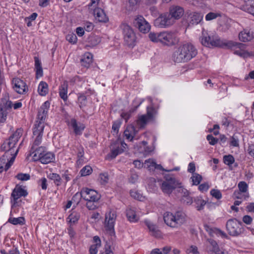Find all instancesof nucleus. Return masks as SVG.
<instances>
[{"label":"nucleus","instance_id":"22","mask_svg":"<svg viewBox=\"0 0 254 254\" xmlns=\"http://www.w3.org/2000/svg\"><path fill=\"white\" fill-rule=\"evenodd\" d=\"M137 132L133 126L128 125L124 133L126 139L132 141Z\"/></svg>","mask_w":254,"mask_h":254},{"label":"nucleus","instance_id":"62","mask_svg":"<svg viewBox=\"0 0 254 254\" xmlns=\"http://www.w3.org/2000/svg\"><path fill=\"white\" fill-rule=\"evenodd\" d=\"M98 3L95 0H91L90 3L88 4V8L90 11H93L95 7H98L97 6Z\"/></svg>","mask_w":254,"mask_h":254},{"label":"nucleus","instance_id":"49","mask_svg":"<svg viewBox=\"0 0 254 254\" xmlns=\"http://www.w3.org/2000/svg\"><path fill=\"white\" fill-rule=\"evenodd\" d=\"M47 179L45 177H42L38 180L37 184L38 186L40 187L42 190H46L47 188Z\"/></svg>","mask_w":254,"mask_h":254},{"label":"nucleus","instance_id":"3","mask_svg":"<svg viewBox=\"0 0 254 254\" xmlns=\"http://www.w3.org/2000/svg\"><path fill=\"white\" fill-rule=\"evenodd\" d=\"M197 54V50L190 43H186L177 47L172 55V60L176 63L188 62Z\"/></svg>","mask_w":254,"mask_h":254},{"label":"nucleus","instance_id":"29","mask_svg":"<svg viewBox=\"0 0 254 254\" xmlns=\"http://www.w3.org/2000/svg\"><path fill=\"white\" fill-rule=\"evenodd\" d=\"M77 150V160L76 164L77 165H81L84 162V148L81 145L77 146L76 147Z\"/></svg>","mask_w":254,"mask_h":254},{"label":"nucleus","instance_id":"51","mask_svg":"<svg viewBox=\"0 0 254 254\" xmlns=\"http://www.w3.org/2000/svg\"><path fill=\"white\" fill-rule=\"evenodd\" d=\"M150 163V164L148 166V167H154L155 169L160 170H163L166 172H170V170H165L163 168V167L160 164H157L155 162L152 161L151 162H150L149 160H145V163Z\"/></svg>","mask_w":254,"mask_h":254},{"label":"nucleus","instance_id":"58","mask_svg":"<svg viewBox=\"0 0 254 254\" xmlns=\"http://www.w3.org/2000/svg\"><path fill=\"white\" fill-rule=\"evenodd\" d=\"M239 139L238 138L234 135L231 137V141L230 142V146L233 147H239Z\"/></svg>","mask_w":254,"mask_h":254},{"label":"nucleus","instance_id":"50","mask_svg":"<svg viewBox=\"0 0 254 254\" xmlns=\"http://www.w3.org/2000/svg\"><path fill=\"white\" fill-rule=\"evenodd\" d=\"M16 178L21 181H26L30 180V176L29 174L18 173L16 176Z\"/></svg>","mask_w":254,"mask_h":254},{"label":"nucleus","instance_id":"42","mask_svg":"<svg viewBox=\"0 0 254 254\" xmlns=\"http://www.w3.org/2000/svg\"><path fill=\"white\" fill-rule=\"evenodd\" d=\"M92 171V168L91 166L86 165L80 171V174L81 176H86L91 174Z\"/></svg>","mask_w":254,"mask_h":254},{"label":"nucleus","instance_id":"28","mask_svg":"<svg viewBox=\"0 0 254 254\" xmlns=\"http://www.w3.org/2000/svg\"><path fill=\"white\" fill-rule=\"evenodd\" d=\"M115 221L108 219V216L106 215L105 218V228L106 231L110 234L111 236L114 235L115 233L114 231Z\"/></svg>","mask_w":254,"mask_h":254},{"label":"nucleus","instance_id":"40","mask_svg":"<svg viewBox=\"0 0 254 254\" xmlns=\"http://www.w3.org/2000/svg\"><path fill=\"white\" fill-rule=\"evenodd\" d=\"M138 179V175L133 169L130 170V176L128 178V182L131 184H135Z\"/></svg>","mask_w":254,"mask_h":254},{"label":"nucleus","instance_id":"55","mask_svg":"<svg viewBox=\"0 0 254 254\" xmlns=\"http://www.w3.org/2000/svg\"><path fill=\"white\" fill-rule=\"evenodd\" d=\"M86 201H87L86 206L89 210H94L97 208V205L95 203L98 201H92V200Z\"/></svg>","mask_w":254,"mask_h":254},{"label":"nucleus","instance_id":"34","mask_svg":"<svg viewBox=\"0 0 254 254\" xmlns=\"http://www.w3.org/2000/svg\"><path fill=\"white\" fill-rule=\"evenodd\" d=\"M77 103L79 105V108L83 110V108L86 106L87 105V98L83 93H79L77 98Z\"/></svg>","mask_w":254,"mask_h":254},{"label":"nucleus","instance_id":"8","mask_svg":"<svg viewBox=\"0 0 254 254\" xmlns=\"http://www.w3.org/2000/svg\"><path fill=\"white\" fill-rule=\"evenodd\" d=\"M165 223L173 228L177 227L185 221L184 214L181 212H177L175 215L172 213L166 212L164 215Z\"/></svg>","mask_w":254,"mask_h":254},{"label":"nucleus","instance_id":"48","mask_svg":"<svg viewBox=\"0 0 254 254\" xmlns=\"http://www.w3.org/2000/svg\"><path fill=\"white\" fill-rule=\"evenodd\" d=\"M208 242L212 246V251L216 254L220 251V249L217 242L213 239H210L208 240Z\"/></svg>","mask_w":254,"mask_h":254},{"label":"nucleus","instance_id":"56","mask_svg":"<svg viewBox=\"0 0 254 254\" xmlns=\"http://www.w3.org/2000/svg\"><path fill=\"white\" fill-rule=\"evenodd\" d=\"M206 139L208 141H209V144L211 145H214L219 141V139L214 137L211 134L207 135L206 136Z\"/></svg>","mask_w":254,"mask_h":254},{"label":"nucleus","instance_id":"63","mask_svg":"<svg viewBox=\"0 0 254 254\" xmlns=\"http://www.w3.org/2000/svg\"><path fill=\"white\" fill-rule=\"evenodd\" d=\"M93 28H94V25L91 22H86L84 24V29L86 31H88V32L91 31L93 30Z\"/></svg>","mask_w":254,"mask_h":254},{"label":"nucleus","instance_id":"6","mask_svg":"<svg viewBox=\"0 0 254 254\" xmlns=\"http://www.w3.org/2000/svg\"><path fill=\"white\" fill-rule=\"evenodd\" d=\"M201 44L207 47H223L225 42L220 40L216 35L210 36L207 31L202 29L201 36L199 38Z\"/></svg>","mask_w":254,"mask_h":254},{"label":"nucleus","instance_id":"52","mask_svg":"<svg viewBox=\"0 0 254 254\" xmlns=\"http://www.w3.org/2000/svg\"><path fill=\"white\" fill-rule=\"evenodd\" d=\"M240 191L241 192H246L248 190V186L244 181L240 182L238 185Z\"/></svg>","mask_w":254,"mask_h":254},{"label":"nucleus","instance_id":"17","mask_svg":"<svg viewBox=\"0 0 254 254\" xmlns=\"http://www.w3.org/2000/svg\"><path fill=\"white\" fill-rule=\"evenodd\" d=\"M168 13L170 14V16L172 17L173 19L177 20L180 19L184 15V9L181 6L173 5L170 7Z\"/></svg>","mask_w":254,"mask_h":254},{"label":"nucleus","instance_id":"47","mask_svg":"<svg viewBox=\"0 0 254 254\" xmlns=\"http://www.w3.org/2000/svg\"><path fill=\"white\" fill-rule=\"evenodd\" d=\"M66 40L70 43L74 44L77 42V38L75 34L70 33L66 36Z\"/></svg>","mask_w":254,"mask_h":254},{"label":"nucleus","instance_id":"4","mask_svg":"<svg viewBox=\"0 0 254 254\" xmlns=\"http://www.w3.org/2000/svg\"><path fill=\"white\" fill-rule=\"evenodd\" d=\"M150 40L153 42H160L164 45L171 46L176 44L179 39L171 32L150 33L148 35Z\"/></svg>","mask_w":254,"mask_h":254},{"label":"nucleus","instance_id":"64","mask_svg":"<svg viewBox=\"0 0 254 254\" xmlns=\"http://www.w3.org/2000/svg\"><path fill=\"white\" fill-rule=\"evenodd\" d=\"M99 247L97 245H92L89 248V254H96L98 252L97 248Z\"/></svg>","mask_w":254,"mask_h":254},{"label":"nucleus","instance_id":"46","mask_svg":"<svg viewBox=\"0 0 254 254\" xmlns=\"http://www.w3.org/2000/svg\"><path fill=\"white\" fill-rule=\"evenodd\" d=\"M79 218V215L75 212H73L68 216L67 219L70 223H75L78 221Z\"/></svg>","mask_w":254,"mask_h":254},{"label":"nucleus","instance_id":"41","mask_svg":"<svg viewBox=\"0 0 254 254\" xmlns=\"http://www.w3.org/2000/svg\"><path fill=\"white\" fill-rule=\"evenodd\" d=\"M10 158H6L5 156H2L0 158V174L4 170L6 171L5 170V165L9 161Z\"/></svg>","mask_w":254,"mask_h":254},{"label":"nucleus","instance_id":"1","mask_svg":"<svg viewBox=\"0 0 254 254\" xmlns=\"http://www.w3.org/2000/svg\"><path fill=\"white\" fill-rule=\"evenodd\" d=\"M48 101H45L41 106L38 114V119L39 123L37 127H35L33 130V134L37 135L33 143V146L30 151L31 155H33L35 160H39L42 164H48V152L46 147L41 146L34 150V146H38L41 142L42 135L41 131L44 127L43 123L46 118L48 113L47 105Z\"/></svg>","mask_w":254,"mask_h":254},{"label":"nucleus","instance_id":"45","mask_svg":"<svg viewBox=\"0 0 254 254\" xmlns=\"http://www.w3.org/2000/svg\"><path fill=\"white\" fill-rule=\"evenodd\" d=\"M49 178L52 180H53L55 184L57 186H59L60 185L61 178L59 174L56 173L50 174L49 175Z\"/></svg>","mask_w":254,"mask_h":254},{"label":"nucleus","instance_id":"60","mask_svg":"<svg viewBox=\"0 0 254 254\" xmlns=\"http://www.w3.org/2000/svg\"><path fill=\"white\" fill-rule=\"evenodd\" d=\"M181 185H182L181 183L180 182V185H179V186H178L177 187V188L176 189V192L180 194L181 197L184 194H185V193H186L187 191H188V190L187 189H186L185 188H183Z\"/></svg>","mask_w":254,"mask_h":254},{"label":"nucleus","instance_id":"32","mask_svg":"<svg viewBox=\"0 0 254 254\" xmlns=\"http://www.w3.org/2000/svg\"><path fill=\"white\" fill-rule=\"evenodd\" d=\"M35 60V70L37 78L42 77L43 76V69L41 63L39 59L37 57L34 58Z\"/></svg>","mask_w":254,"mask_h":254},{"label":"nucleus","instance_id":"37","mask_svg":"<svg viewBox=\"0 0 254 254\" xmlns=\"http://www.w3.org/2000/svg\"><path fill=\"white\" fill-rule=\"evenodd\" d=\"M101 42L100 38L95 35L90 36L88 38V46L90 47H94L99 44Z\"/></svg>","mask_w":254,"mask_h":254},{"label":"nucleus","instance_id":"44","mask_svg":"<svg viewBox=\"0 0 254 254\" xmlns=\"http://www.w3.org/2000/svg\"><path fill=\"white\" fill-rule=\"evenodd\" d=\"M223 162L226 165L230 166L234 163L235 158L233 155L230 154L225 155L223 157Z\"/></svg>","mask_w":254,"mask_h":254},{"label":"nucleus","instance_id":"43","mask_svg":"<svg viewBox=\"0 0 254 254\" xmlns=\"http://www.w3.org/2000/svg\"><path fill=\"white\" fill-rule=\"evenodd\" d=\"M100 182L101 185H105L109 181V177L108 173L105 172L99 175Z\"/></svg>","mask_w":254,"mask_h":254},{"label":"nucleus","instance_id":"57","mask_svg":"<svg viewBox=\"0 0 254 254\" xmlns=\"http://www.w3.org/2000/svg\"><path fill=\"white\" fill-rule=\"evenodd\" d=\"M210 194L213 197L216 198L217 199H219L222 198V194L220 191L218 190L212 189L210 191Z\"/></svg>","mask_w":254,"mask_h":254},{"label":"nucleus","instance_id":"61","mask_svg":"<svg viewBox=\"0 0 254 254\" xmlns=\"http://www.w3.org/2000/svg\"><path fill=\"white\" fill-rule=\"evenodd\" d=\"M205 230L209 233L210 236H213V234H215V229H216V228H212L210 227L209 225L205 224L204 226Z\"/></svg>","mask_w":254,"mask_h":254},{"label":"nucleus","instance_id":"38","mask_svg":"<svg viewBox=\"0 0 254 254\" xmlns=\"http://www.w3.org/2000/svg\"><path fill=\"white\" fill-rule=\"evenodd\" d=\"M192 182V185L197 186L198 185L202 180V177L201 175L194 173L192 174V176L190 178Z\"/></svg>","mask_w":254,"mask_h":254},{"label":"nucleus","instance_id":"20","mask_svg":"<svg viewBox=\"0 0 254 254\" xmlns=\"http://www.w3.org/2000/svg\"><path fill=\"white\" fill-rule=\"evenodd\" d=\"M11 102L10 101H6L5 104L1 103L0 104V122L3 123L6 120L7 116L6 110L8 108H11Z\"/></svg>","mask_w":254,"mask_h":254},{"label":"nucleus","instance_id":"59","mask_svg":"<svg viewBox=\"0 0 254 254\" xmlns=\"http://www.w3.org/2000/svg\"><path fill=\"white\" fill-rule=\"evenodd\" d=\"M121 125V123L118 121H116L113 123L112 127V129L113 130L114 133L116 134L118 133Z\"/></svg>","mask_w":254,"mask_h":254},{"label":"nucleus","instance_id":"27","mask_svg":"<svg viewBox=\"0 0 254 254\" xmlns=\"http://www.w3.org/2000/svg\"><path fill=\"white\" fill-rule=\"evenodd\" d=\"M243 9L254 16V0H245Z\"/></svg>","mask_w":254,"mask_h":254},{"label":"nucleus","instance_id":"54","mask_svg":"<svg viewBox=\"0 0 254 254\" xmlns=\"http://www.w3.org/2000/svg\"><path fill=\"white\" fill-rule=\"evenodd\" d=\"M129 193L130 196L134 199L141 200L143 198L142 194H141L138 191L130 190Z\"/></svg>","mask_w":254,"mask_h":254},{"label":"nucleus","instance_id":"11","mask_svg":"<svg viewBox=\"0 0 254 254\" xmlns=\"http://www.w3.org/2000/svg\"><path fill=\"white\" fill-rule=\"evenodd\" d=\"M242 223L236 219H229L226 223V229L230 235L238 236L244 232Z\"/></svg>","mask_w":254,"mask_h":254},{"label":"nucleus","instance_id":"16","mask_svg":"<svg viewBox=\"0 0 254 254\" xmlns=\"http://www.w3.org/2000/svg\"><path fill=\"white\" fill-rule=\"evenodd\" d=\"M12 89L20 94H25L28 91V87L26 83L18 77H14L12 79Z\"/></svg>","mask_w":254,"mask_h":254},{"label":"nucleus","instance_id":"19","mask_svg":"<svg viewBox=\"0 0 254 254\" xmlns=\"http://www.w3.org/2000/svg\"><path fill=\"white\" fill-rule=\"evenodd\" d=\"M203 19V15L198 12H192L189 14L188 16L189 26L196 25L199 23Z\"/></svg>","mask_w":254,"mask_h":254},{"label":"nucleus","instance_id":"25","mask_svg":"<svg viewBox=\"0 0 254 254\" xmlns=\"http://www.w3.org/2000/svg\"><path fill=\"white\" fill-rule=\"evenodd\" d=\"M68 86V85L67 81H64L59 87L60 96L64 101H66L67 99V93Z\"/></svg>","mask_w":254,"mask_h":254},{"label":"nucleus","instance_id":"53","mask_svg":"<svg viewBox=\"0 0 254 254\" xmlns=\"http://www.w3.org/2000/svg\"><path fill=\"white\" fill-rule=\"evenodd\" d=\"M220 16L221 15L219 13L210 12L206 15L205 19L206 21H210Z\"/></svg>","mask_w":254,"mask_h":254},{"label":"nucleus","instance_id":"33","mask_svg":"<svg viewBox=\"0 0 254 254\" xmlns=\"http://www.w3.org/2000/svg\"><path fill=\"white\" fill-rule=\"evenodd\" d=\"M38 92L41 96H45L48 93V84L44 81H41L38 87Z\"/></svg>","mask_w":254,"mask_h":254},{"label":"nucleus","instance_id":"31","mask_svg":"<svg viewBox=\"0 0 254 254\" xmlns=\"http://www.w3.org/2000/svg\"><path fill=\"white\" fill-rule=\"evenodd\" d=\"M195 204V207L198 211H200L204 208L206 201L202 199L200 196H197L194 198L193 201Z\"/></svg>","mask_w":254,"mask_h":254},{"label":"nucleus","instance_id":"39","mask_svg":"<svg viewBox=\"0 0 254 254\" xmlns=\"http://www.w3.org/2000/svg\"><path fill=\"white\" fill-rule=\"evenodd\" d=\"M125 149L121 147L117 146L115 149L111 150V153L109 154L111 159L115 158L119 154L122 153Z\"/></svg>","mask_w":254,"mask_h":254},{"label":"nucleus","instance_id":"36","mask_svg":"<svg viewBox=\"0 0 254 254\" xmlns=\"http://www.w3.org/2000/svg\"><path fill=\"white\" fill-rule=\"evenodd\" d=\"M7 222H9L13 225H23L25 223V219L23 217H19L18 218L12 217L10 216Z\"/></svg>","mask_w":254,"mask_h":254},{"label":"nucleus","instance_id":"21","mask_svg":"<svg viewBox=\"0 0 254 254\" xmlns=\"http://www.w3.org/2000/svg\"><path fill=\"white\" fill-rule=\"evenodd\" d=\"M70 124L76 135L81 134L82 131L85 128V126L83 124L79 123L78 125L76 120L74 118L71 119Z\"/></svg>","mask_w":254,"mask_h":254},{"label":"nucleus","instance_id":"7","mask_svg":"<svg viewBox=\"0 0 254 254\" xmlns=\"http://www.w3.org/2000/svg\"><path fill=\"white\" fill-rule=\"evenodd\" d=\"M164 179L161 184V189L164 193L169 195L179 186L180 182L173 175H166Z\"/></svg>","mask_w":254,"mask_h":254},{"label":"nucleus","instance_id":"13","mask_svg":"<svg viewBox=\"0 0 254 254\" xmlns=\"http://www.w3.org/2000/svg\"><path fill=\"white\" fill-rule=\"evenodd\" d=\"M80 197H82L85 200H92V201H98L101 195L94 190L83 188L80 192Z\"/></svg>","mask_w":254,"mask_h":254},{"label":"nucleus","instance_id":"30","mask_svg":"<svg viewBox=\"0 0 254 254\" xmlns=\"http://www.w3.org/2000/svg\"><path fill=\"white\" fill-rule=\"evenodd\" d=\"M239 38L240 41L246 42L251 41L253 38V35L249 31L244 30L239 33Z\"/></svg>","mask_w":254,"mask_h":254},{"label":"nucleus","instance_id":"35","mask_svg":"<svg viewBox=\"0 0 254 254\" xmlns=\"http://www.w3.org/2000/svg\"><path fill=\"white\" fill-rule=\"evenodd\" d=\"M181 201L184 204L190 205L193 200L192 197L190 195V192L188 190L185 194L182 195Z\"/></svg>","mask_w":254,"mask_h":254},{"label":"nucleus","instance_id":"5","mask_svg":"<svg viewBox=\"0 0 254 254\" xmlns=\"http://www.w3.org/2000/svg\"><path fill=\"white\" fill-rule=\"evenodd\" d=\"M157 115L158 111L153 106L147 107L146 113L138 117L136 123L138 127L142 129L149 122H155Z\"/></svg>","mask_w":254,"mask_h":254},{"label":"nucleus","instance_id":"2","mask_svg":"<svg viewBox=\"0 0 254 254\" xmlns=\"http://www.w3.org/2000/svg\"><path fill=\"white\" fill-rule=\"evenodd\" d=\"M23 130L20 128L9 136L8 139L4 141L1 146V149L2 151H5L3 156H5L6 158H10L9 161L6 164L5 170H7L13 164L15 157L18 152V148L16 147V144L19 139L22 136Z\"/></svg>","mask_w":254,"mask_h":254},{"label":"nucleus","instance_id":"14","mask_svg":"<svg viewBox=\"0 0 254 254\" xmlns=\"http://www.w3.org/2000/svg\"><path fill=\"white\" fill-rule=\"evenodd\" d=\"M224 47H227L228 48L236 47L239 48L238 50H235L234 53L243 58H247L249 56V53L244 50L245 48V45L241 43L236 42L232 41H229L225 42Z\"/></svg>","mask_w":254,"mask_h":254},{"label":"nucleus","instance_id":"15","mask_svg":"<svg viewBox=\"0 0 254 254\" xmlns=\"http://www.w3.org/2000/svg\"><path fill=\"white\" fill-rule=\"evenodd\" d=\"M133 24L134 27L142 33H147L150 30L149 23L141 15H138L134 18Z\"/></svg>","mask_w":254,"mask_h":254},{"label":"nucleus","instance_id":"18","mask_svg":"<svg viewBox=\"0 0 254 254\" xmlns=\"http://www.w3.org/2000/svg\"><path fill=\"white\" fill-rule=\"evenodd\" d=\"M93 14L96 19L99 22L107 23L109 21V18L104 10L99 7H95L93 11Z\"/></svg>","mask_w":254,"mask_h":254},{"label":"nucleus","instance_id":"12","mask_svg":"<svg viewBox=\"0 0 254 254\" xmlns=\"http://www.w3.org/2000/svg\"><path fill=\"white\" fill-rule=\"evenodd\" d=\"M174 23V19L168 12H165L159 15L154 21V25L159 28L168 27Z\"/></svg>","mask_w":254,"mask_h":254},{"label":"nucleus","instance_id":"10","mask_svg":"<svg viewBox=\"0 0 254 254\" xmlns=\"http://www.w3.org/2000/svg\"><path fill=\"white\" fill-rule=\"evenodd\" d=\"M28 194L27 190L21 186L16 185L11 194V203L13 207L21 206L22 203V197H25Z\"/></svg>","mask_w":254,"mask_h":254},{"label":"nucleus","instance_id":"26","mask_svg":"<svg viewBox=\"0 0 254 254\" xmlns=\"http://www.w3.org/2000/svg\"><path fill=\"white\" fill-rule=\"evenodd\" d=\"M92 55L90 53H86L80 60V63L82 66L88 68L92 63Z\"/></svg>","mask_w":254,"mask_h":254},{"label":"nucleus","instance_id":"9","mask_svg":"<svg viewBox=\"0 0 254 254\" xmlns=\"http://www.w3.org/2000/svg\"><path fill=\"white\" fill-rule=\"evenodd\" d=\"M120 27L122 30L126 43L129 47H133L135 45L136 36L132 28L126 23H122Z\"/></svg>","mask_w":254,"mask_h":254},{"label":"nucleus","instance_id":"23","mask_svg":"<svg viewBox=\"0 0 254 254\" xmlns=\"http://www.w3.org/2000/svg\"><path fill=\"white\" fill-rule=\"evenodd\" d=\"M145 224L147 226L149 231L151 232V235L156 238H160L162 234L157 227L148 220H145Z\"/></svg>","mask_w":254,"mask_h":254},{"label":"nucleus","instance_id":"24","mask_svg":"<svg viewBox=\"0 0 254 254\" xmlns=\"http://www.w3.org/2000/svg\"><path fill=\"white\" fill-rule=\"evenodd\" d=\"M126 216L127 220L131 223H135L139 220V217L136 215L133 208H127V209Z\"/></svg>","mask_w":254,"mask_h":254}]
</instances>
